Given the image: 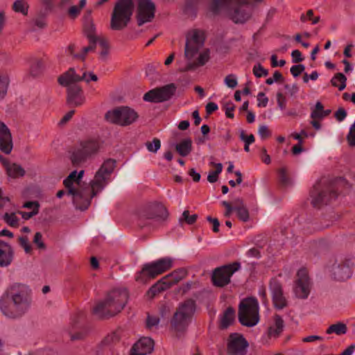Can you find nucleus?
Masks as SVG:
<instances>
[{"mask_svg": "<svg viewBox=\"0 0 355 355\" xmlns=\"http://www.w3.org/2000/svg\"><path fill=\"white\" fill-rule=\"evenodd\" d=\"M330 110H324L322 104L320 102H317L315 108L312 110L311 113V119H323L325 116H328Z\"/></svg>", "mask_w": 355, "mask_h": 355, "instance_id": "obj_33", "label": "nucleus"}, {"mask_svg": "<svg viewBox=\"0 0 355 355\" xmlns=\"http://www.w3.org/2000/svg\"><path fill=\"white\" fill-rule=\"evenodd\" d=\"M161 146L160 141L158 139H154L152 142L146 144L147 149L150 152H157Z\"/></svg>", "mask_w": 355, "mask_h": 355, "instance_id": "obj_45", "label": "nucleus"}, {"mask_svg": "<svg viewBox=\"0 0 355 355\" xmlns=\"http://www.w3.org/2000/svg\"><path fill=\"white\" fill-rule=\"evenodd\" d=\"M326 180L323 179L317 182L311 191V203L314 207H320L322 203H327L336 197L331 193V188L326 185Z\"/></svg>", "mask_w": 355, "mask_h": 355, "instance_id": "obj_12", "label": "nucleus"}, {"mask_svg": "<svg viewBox=\"0 0 355 355\" xmlns=\"http://www.w3.org/2000/svg\"><path fill=\"white\" fill-rule=\"evenodd\" d=\"M99 144L96 140H85L80 143L79 147L73 153L71 159L73 165L77 166L85 162L89 157L96 153Z\"/></svg>", "mask_w": 355, "mask_h": 355, "instance_id": "obj_10", "label": "nucleus"}, {"mask_svg": "<svg viewBox=\"0 0 355 355\" xmlns=\"http://www.w3.org/2000/svg\"><path fill=\"white\" fill-rule=\"evenodd\" d=\"M300 19L303 22L311 21L312 24H316L320 21V17L317 16L313 17V10H309L306 15H302Z\"/></svg>", "mask_w": 355, "mask_h": 355, "instance_id": "obj_42", "label": "nucleus"}, {"mask_svg": "<svg viewBox=\"0 0 355 355\" xmlns=\"http://www.w3.org/2000/svg\"><path fill=\"white\" fill-rule=\"evenodd\" d=\"M284 329V320L279 315L274 317L273 324H271L268 329L270 336H278Z\"/></svg>", "mask_w": 355, "mask_h": 355, "instance_id": "obj_31", "label": "nucleus"}, {"mask_svg": "<svg viewBox=\"0 0 355 355\" xmlns=\"http://www.w3.org/2000/svg\"><path fill=\"white\" fill-rule=\"evenodd\" d=\"M137 118V113L129 107H117L105 114V119L107 121L121 126L132 124Z\"/></svg>", "mask_w": 355, "mask_h": 355, "instance_id": "obj_9", "label": "nucleus"}, {"mask_svg": "<svg viewBox=\"0 0 355 355\" xmlns=\"http://www.w3.org/2000/svg\"><path fill=\"white\" fill-rule=\"evenodd\" d=\"M346 80L345 76L338 73L332 78L331 82L333 86L338 87L340 91H342L346 87Z\"/></svg>", "mask_w": 355, "mask_h": 355, "instance_id": "obj_36", "label": "nucleus"}, {"mask_svg": "<svg viewBox=\"0 0 355 355\" xmlns=\"http://www.w3.org/2000/svg\"><path fill=\"white\" fill-rule=\"evenodd\" d=\"M222 205L224 206L226 209L224 216L225 217H230V215L232 214V211L234 210V207H233L230 205V203H229L228 202H226V201H223Z\"/></svg>", "mask_w": 355, "mask_h": 355, "instance_id": "obj_63", "label": "nucleus"}, {"mask_svg": "<svg viewBox=\"0 0 355 355\" xmlns=\"http://www.w3.org/2000/svg\"><path fill=\"white\" fill-rule=\"evenodd\" d=\"M89 33L88 37L92 44L89 45L88 46L83 47L79 53H74V46L71 45L68 47V53L71 55H73L74 58L84 60L86 55L89 52L94 49V44L97 42V37L94 34V27L92 24L89 25Z\"/></svg>", "mask_w": 355, "mask_h": 355, "instance_id": "obj_19", "label": "nucleus"}, {"mask_svg": "<svg viewBox=\"0 0 355 355\" xmlns=\"http://www.w3.org/2000/svg\"><path fill=\"white\" fill-rule=\"evenodd\" d=\"M80 78L78 74L76 73L74 69L70 68L59 77L58 82L62 86H69L71 84L79 82Z\"/></svg>", "mask_w": 355, "mask_h": 355, "instance_id": "obj_27", "label": "nucleus"}, {"mask_svg": "<svg viewBox=\"0 0 355 355\" xmlns=\"http://www.w3.org/2000/svg\"><path fill=\"white\" fill-rule=\"evenodd\" d=\"M168 216L167 209L163 206H150L139 213L141 218H157L158 220H164Z\"/></svg>", "mask_w": 355, "mask_h": 355, "instance_id": "obj_22", "label": "nucleus"}, {"mask_svg": "<svg viewBox=\"0 0 355 355\" xmlns=\"http://www.w3.org/2000/svg\"><path fill=\"white\" fill-rule=\"evenodd\" d=\"M207 219L209 222H210L213 225V227H212L213 232H218L219 231V226H220L219 220L217 218H213L211 216H208L207 218Z\"/></svg>", "mask_w": 355, "mask_h": 355, "instance_id": "obj_62", "label": "nucleus"}, {"mask_svg": "<svg viewBox=\"0 0 355 355\" xmlns=\"http://www.w3.org/2000/svg\"><path fill=\"white\" fill-rule=\"evenodd\" d=\"M6 170L7 175L11 178H19L25 175V170L15 163L8 164Z\"/></svg>", "mask_w": 355, "mask_h": 355, "instance_id": "obj_30", "label": "nucleus"}, {"mask_svg": "<svg viewBox=\"0 0 355 355\" xmlns=\"http://www.w3.org/2000/svg\"><path fill=\"white\" fill-rule=\"evenodd\" d=\"M235 320V311L231 308L228 307L220 315V327L222 329H226L230 326Z\"/></svg>", "mask_w": 355, "mask_h": 355, "instance_id": "obj_28", "label": "nucleus"}, {"mask_svg": "<svg viewBox=\"0 0 355 355\" xmlns=\"http://www.w3.org/2000/svg\"><path fill=\"white\" fill-rule=\"evenodd\" d=\"M225 84L230 88H234L237 86V78L234 74H229L224 79Z\"/></svg>", "mask_w": 355, "mask_h": 355, "instance_id": "obj_43", "label": "nucleus"}, {"mask_svg": "<svg viewBox=\"0 0 355 355\" xmlns=\"http://www.w3.org/2000/svg\"><path fill=\"white\" fill-rule=\"evenodd\" d=\"M279 180L285 186L289 185L291 184L290 178L288 177L285 168H281L279 171Z\"/></svg>", "mask_w": 355, "mask_h": 355, "instance_id": "obj_55", "label": "nucleus"}, {"mask_svg": "<svg viewBox=\"0 0 355 355\" xmlns=\"http://www.w3.org/2000/svg\"><path fill=\"white\" fill-rule=\"evenodd\" d=\"M78 76L80 78V80H84L86 83H89L90 80L97 81L98 77L93 73H87L85 71L83 72L82 74H78Z\"/></svg>", "mask_w": 355, "mask_h": 355, "instance_id": "obj_47", "label": "nucleus"}, {"mask_svg": "<svg viewBox=\"0 0 355 355\" xmlns=\"http://www.w3.org/2000/svg\"><path fill=\"white\" fill-rule=\"evenodd\" d=\"M234 105L231 103L226 105L225 107V115L227 117L233 119L234 118Z\"/></svg>", "mask_w": 355, "mask_h": 355, "instance_id": "obj_64", "label": "nucleus"}, {"mask_svg": "<svg viewBox=\"0 0 355 355\" xmlns=\"http://www.w3.org/2000/svg\"><path fill=\"white\" fill-rule=\"evenodd\" d=\"M173 259L169 257H164L145 264L139 273L137 275V281L146 282L147 280L154 279L166 270L171 268Z\"/></svg>", "mask_w": 355, "mask_h": 355, "instance_id": "obj_7", "label": "nucleus"}, {"mask_svg": "<svg viewBox=\"0 0 355 355\" xmlns=\"http://www.w3.org/2000/svg\"><path fill=\"white\" fill-rule=\"evenodd\" d=\"M159 322V319L157 316L155 315H148L147 320H146V326L148 329H151L154 327H156L158 325Z\"/></svg>", "mask_w": 355, "mask_h": 355, "instance_id": "obj_48", "label": "nucleus"}, {"mask_svg": "<svg viewBox=\"0 0 355 355\" xmlns=\"http://www.w3.org/2000/svg\"><path fill=\"white\" fill-rule=\"evenodd\" d=\"M311 284L305 268H301L297 271L293 291L297 297L306 299L311 292Z\"/></svg>", "mask_w": 355, "mask_h": 355, "instance_id": "obj_15", "label": "nucleus"}, {"mask_svg": "<svg viewBox=\"0 0 355 355\" xmlns=\"http://www.w3.org/2000/svg\"><path fill=\"white\" fill-rule=\"evenodd\" d=\"M19 245L24 249L26 253H30L31 252V245L28 242V239L26 236H22L19 238Z\"/></svg>", "mask_w": 355, "mask_h": 355, "instance_id": "obj_51", "label": "nucleus"}, {"mask_svg": "<svg viewBox=\"0 0 355 355\" xmlns=\"http://www.w3.org/2000/svg\"><path fill=\"white\" fill-rule=\"evenodd\" d=\"M176 86L173 83L157 87L146 93L143 97L146 102L162 103L168 101L175 94Z\"/></svg>", "mask_w": 355, "mask_h": 355, "instance_id": "obj_13", "label": "nucleus"}, {"mask_svg": "<svg viewBox=\"0 0 355 355\" xmlns=\"http://www.w3.org/2000/svg\"><path fill=\"white\" fill-rule=\"evenodd\" d=\"M347 325L343 322H337L333 324L329 327L327 329L326 333L327 334H335L338 336L343 335L347 333Z\"/></svg>", "mask_w": 355, "mask_h": 355, "instance_id": "obj_34", "label": "nucleus"}, {"mask_svg": "<svg viewBox=\"0 0 355 355\" xmlns=\"http://www.w3.org/2000/svg\"><path fill=\"white\" fill-rule=\"evenodd\" d=\"M211 164L215 167V170L209 171L207 176V180L210 183H214L218 180V176L222 172L223 166L220 163H211Z\"/></svg>", "mask_w": 355, "mask_h": 355, "instance_id": "obj_38", "label": "nucleus"}, {"mask_svg": "<svg viewBox=\"0 0 355 355\" xmlns=\"http://www.w3.org/2000/svg\"><path fill=\"white\" fill-rule=\"evenodd\" d=\"M8 85V79L3 76L0 78V97L3 96L6 92Z\"/></svg>", "mask_w": 355, "mask_h": 355, "instance_id": "obj_54", "label": "nucleus"}, {"mask_svg": "<svg viewBox=\"0 0 355 355\" xmlns=\"http://www.w3.org/2000/svg\"><path fill=\"white\" fill-rule=\"evenodd\" d=\"M12 9L16 12H20L24 15H27L28 11V4L24 0H17L13 3Z\"/></svg>", "mask_w": 355, "mask_h": 355, "instance_id": "obj_37", "label": "nucleus"}, {"mask_svg": "<svg viewBox=\"0 0 355 355\" xmlns=\"http://www.w3.org/2000/svg\"><path fill=\"white\" fill-rule=\"evenodd\" d=\"M184 276L182 271H174L166 275L148 291L146 295L148 298H153L158 293L169 288L172 285L180 281Z\"/></svg>", "mask_w": 355, "mask_h": 355, "instance_id": "obj_11", "label": "nucleus"}, {"mask_svg": "<svg viewBox=\"0 0 355 355\" xmlns=\"http://www.w3.org/2000/svg\"><path fill=\"white\" fill-rule=\"evenodd\" d=\"M257 106L265 107L267 106L268 103V98L263 92H259L257 95Z\"/></svg>", "mask_w": 355, "mask_h": 355, "instance_id": "obj_52", "label": "nucleus"}, {"mask_svg": "<svg viewBox=\"0 0 355 355\" xmlns=\"http://www.w3.org/2000/svg\"><path fill=\"white\" fill-rule=\"evenodd\" d=\"M42 236L40 232L35 233L34 236L33 242L37 245V247L40 249L44 248V244L42 242Z\"/></svg>", "mask_w": 355, "mask_h": 355, "instance_id": "obj_59", "label": "nucleus"}, {"mask_svg": "<svg viewBox=\"0 0 355 355\" xmlns=\"http://www.w3.org/2000/svg\"><path fill=\"white\" fill-rule=\"evenodd\" d=\"M32 304V291L24 284L13 283L0 299V309L7 318L17 319L27 313Z\"/></svg>", "mask_w": 355, "mask_h": 355, "instance_id": "obj_2", "label": "nucleus"}, {"mask_svg": "<svg viewBox=\"0 0 355 355\" xmlns=\"http://www.w3.org/2000/svg\"><path fill=\"white\" fill-rule=\"evenodd\" d=\"M347 116V112L344 108H339L335 113V117L339 122L343 121Z\"/></svg>", "mask_w": 355, "mask_h": 355, "instance_id": "obj_60", "label": "nucleus"}, {"mask_svg": "<svg viewBox=\"0 0 355 355\" xmlns=\"http://www.w3.org/2000/svg\"><path fill=\"white\" fill-rule=\"evenodd\" d=\"M154 347L153 340L148 337L140 338L132 347L130 355H146L151 353Z\"/></svg>", "mask_w": 355, "mask_h": 355, "instance_id": "obj_20", "label": "nucleus"}, {"mask_svg": "<svg viewBox=\"0 0 355 355\" xmlns=\"http://www.w3.org/2000/svg\"><path fill=\"white\" fill-rule=\"evenodd\" d=\"M86 0H80L78 6H72L69 8L68 14L71 19L76 18L81 10L85 6Z\"/></svg>", "mask_w": 355, "mask_h": 355, "instance_id": "obj_40", "label": "nucleus"}, {"mask_svg": "<svg viewBox=\"0 0 355 355\" xmlns=\"http://www.w3.org/2000/svg\"><path fill=\"white\" fill-rule=\"evenodd\" d=\"M192 141L191 139L181 141L175 146L177 152L182 157L188 155L191 151Z\"/></svg>", "mask_w": 355, "mask_h": 355, "instance_id": "obj_32", "label": "nucleus"}, {"mask_svg": "<svg viewBox=\"0 0 355 355\" xmlns=\"http://www.w3.org/2000/svg\"><path fill=\"white\" fill-rule=\"evenodd\" d=\"M205 34L199 30H193L187 35L184 49L185 58L192 61L187 64L184 71L193 70L204 66L210 59V51L204 48Z\"/></svg>", "mask_w": 355, "mask_h": 355, "instance_id": "obj_3", "label": "nucleus"}, {"mask_svg": "<svg viewBox=\"0 0 355 355\" xmlns=\"http://www.w3.org/2000/svg\"><path fill=\"white\" fill-rule=\"evenodd\" d=\"M234 211L236 212L238 218L246 222L249 220L250 216L248 209L244 206L243 200L238 198L234 201Z\"/></svg>", "mask_w": 355, "mask_h": 355, "instance_id": "obj_29", "label": "nucleus"}, {"mask_svg": "<svg viewBox=\"0 0 355 355\" xmlns=\"http://www.w3.org/2000/svg\"><path fill=\"white\" fill-rule=\"evenodd\" d=\"M258 133L262 139H266L271 135L270 130L268 126L265 125H261L259 126L258 129Z\"/></svg>", "mask_w": 355, "mask_h": 355, "instance_id": "obj_50", "label": "nucleus"}, {"mask_svg": "<svg viewBox=\"0 0 355 355\" xmlns=\"http://www.w3.org/2000/svg\"><path fill=\"white\" fill-rule=\"evenodd\" d=\"M197 215L193 214L190 215L189 211L187 210H185L182 214V218L188 223V224H193L196 222L197 219Z\"/></svg>", "mask_w": 355, "mask_h": 355, "instance_id": "obj_56", "label": "nucleus"}, {"mask_svg": "<svg viewBox=\"0 0 355 355\" xmlns=\"http://www.w3.org/2000/svg\"><path fill=\"white\" fill-rule=\"evenodd\" d=\"M240 268L239 263L225 265L214 270L212 275L214 285L218 287H223L230 282L232 275Z\"/></svg>", "mask_w": 355, "mask_h": 355, "instance_id": "obj_14", "label": "nucleus"}, {"mask_svg": "<svg viewBox=\"0 0 355 355\" xmlns=\"http://www.w3.org/2000/svg\"><path fill=\"white\" fill-rule=\"evenodd\" d=\"M305 69V67L303 64H296L293 65L291 68V73L294 77L298 76L302 72H303Z\"/></svg>", "mask_w": 355, "mask_h": 355, "instance_id": "obj_57", "label": "nucleus"}, {"mask_svg": "<svg viewBox=\"0 0 355 355\" xmlns=\"http://www.w3.org/2000/svg\"><path fill=\"white\" fill-rule=\"evenodd\" d=\"M352 276L351 268L347 265H334L331 270V277L336 281H345Z\"/></svg>", "mask_w": 355, "mask_h": 355, "instance_id": "obj_24", "label": "nucleus"}, {"mask_svg": "<svg viewBox=\"0 0 355 355\" xmlns=\"http://www.w3.org/2000/svg\"><path fill=\"white\" fill-rule=\"evenodd\" d=\"M291 56L293 62H302L304 59L302 56V53L299 50H294L291 53Z\"/></svg>", "mask_w": 355, "mask_h": 355, "instance_id": "obj_61", "label": "nucleus"}, {"mask_svg": "<svg viewBox=\"0 0 355 355\" xmlns=\"http://www.w3.org/2000/svg\"><path fill=\"white\" fill-rule=\"evenodd\" d=\"M97 42H98V44L101 48V52H100V58L101 60H105L107 59L109 51H110V45L108 42L103 38H97Z\"/></svg>", "mask_w": 355, "mask_h": 355, "instance_id": "obj_39", "label": "nucleus"}, {"mask_svg": "<svg viewBox=\"0 0 355 355\" xmlns=\"http://www.w3.org/2000/svg\"><path fill=\"white\" fill-rule=\"evenodd\" d=\"M155 16V5L149 0H139L138 5V24L139 26L151 21Z\"/></svg>", "mask_w": 355, "mask_h": 355, "instance_id": "obj_17", "label": "nucleus"}, {"mask_svg": "<svg viewBox=\"0 0 355 355\" xmlns=\"http://www.w3.org/2000/svg\"><path fill=\"white\" fill-rule=\"evenodd\" d=\"M195 311V303L187 300L180 305L171 320V326L175 332L183 331L190 322Z\"/></svg>", "mask_w": 355, "mask_h": 355, "instance_id": "obj_8", "label": "nucleus"}, {"mask_svg": "<svg viewBox=\"0 0 355 355\" xmlns=\"http://www.w3.org/2000/svg\"><path fill=\"white\" fill-rule=\"evenodd\" d=\"M276 97H277V103L279 108L281 110H284L286 107V104H287V100H286V97L281 92H278L277 94Z\"/></svg>", "mask_w": 355, "mask_h": 355, "instance_id": "obj_46", "label": "nucleus"}, {"mask_svg": "<svg viewBox=\"0 0 355 355\" xmlns=\"http://www.w3.org/2000/svg\"><path fill=\"white\" fill-rule=\"evenodd\" d=\"M252 71L254 75L257 78L266 76L268 75V70L265 69L260 64H255Z\"/></svg>", "mask_w": 355, "mask_h": 355, "instance_id": "obj_44", "label": "nucleus"}, {"mask_svg": "<svg viewBox=\"0 0 355 355\" xmlns=\"http://www.w3.org/2000/svg\"><path fill=\"white\" fill-rule=\"evenodd\" d=\"M13 252L11 247L5 242L0 241V266H7L12 260Z\"/></svg>", "mask_w": 355, "mask_h": 355, "instance_id": "obj_26", "label": "nucleus"}, {"mask_svg": "<svg viewBox=\"0 0 355 355\" xmlns=\"http://www.w3.org/2000/svg\"><path fill=\"white\" fill-rule=\"evenodd\" d=\"M240 139L244 141L245 144H252L254 142V137L252 134L246 135L244 130L240 132Z\"/></svg>", "mask_w": 355, "mask_h": 355, "instance_id": "obj_53", "label": "nucleus"}, {"mask_svg": "<svg viewBox=\"0 0 355 355\" xmlns=\"http://www.w3.org/2000/svg\"><path fill=\"white\" fill-rule=\"evenodd\" d=\"M115 167V162L109 159L105 160L95 173L94 179L86 186L83 182L84 170L78 173L73 171L64 180L63 184L67 194L71 196L76 207L80 210L87 209L93 197L101 192L110 181V175Z\"/></svg>", "mask_w": 355, "mask_h": 355, "instance_id": "obj_1", "label": "nucleus"}, {"mask_svg": "<svg viewBox=\"0 0 355 355\" xmlns=\"http://www.w3.org/2000/svg\"><path fill=\"white\" fill-rule=\"evenodd\" d=\"M230 15L235 23H243L249 19L250 14L247 5L239 3L230 12Z\"/></svg>", "mask_w": 355, "mask_h": 355, "instance_id": "obj_23", "label": "nucleus"}, {"mask_svg": "<svg viewBox=\"0 0 355 355\" xmlns=\"http://www.w3.org/2000/svg\"><path fill=\"white\" fill-rule=\"evenodd\" d=\"M283 79V76L282 75V73L277 71H276L274 73H273V76L272 77H270V78H268L266 80V84L268 85H272L275 82H278L281 80Z\"/></svg>", "mask_w": 355, "mask_h": 355, "instance_id": "obj_58", "label": "nucleus"}, {"mask_svg": "<svg viewBox=\"0 0 355 355\" xmlns=\"http://www.w3.org/2000/svg\"><path fill=\"white\" fill-rule=\"evenodd\" d=\"M239 320L247 327L256 325L259 320V304L253 297L243 300L239 305Z\"/></svg>", "mask_w": 355, "mask_h": 355, "instance_id": "obj_6", "label": "nucleus"}, {"mask_svg": "<svg viewBox=\"0 0 355 355\" xmlns=\"http://www.w3.org/2000/svg\"><path fill=\"white\" fill-rule=\"evenodd\" d=\"M44 68V63L41 59H33L30 65V73L35 77L39 76Z\"/></svg>", "mask_w": 355, "mask_h": 355, "instance_id": "obj_35", "label": "nucleus"}, {"mask_svg": "<svg viewBox=\"0 0 355 355\" xmlns=\"http://www.w3.org/2000/svg\"><path fill=\"white\" fill-rule=\"evenodd\" d=\"M68 102L71 105L79 106L84 103L85 96L81 89L76 86H70L68 88Z\"/></svg>", "mask_w": 355, "mask_h": 355, "instance_id": "obj_25", "label": "nucleus"}, {"mask_svg": "<svg viewBox=\"0 0 355 355\" xmlns=\"http://www.w3.org/2000/svg\"><path fill=\"white\" fill-rule=\"evenodd\" d=\"M270 290L275 307L277 309L284 308L287 305V300L280 283L276 279H272L270 282Z\"/></svg>", "mask_w": 355, "mask_h": 355, "instance_id": "obj_18", "label": "nucleus"}, {"mask_svg": "<svg viewBox=\"0 0 355 355\" xmlns=\"http://www.w3.org/2000/svg\"><path fill=\"white\" fill-rule=\"evenodd\" d=\"M229 0H212L211 8L214 11L226 7L228 5Z\"/></svg>", "mask_w": 355, "mask_h": 355, "instance_id": "obj_49", "label": "nucleus"}, {"mask_svg": "<svg viewBox=\"0 0 355 355\" xmlns=\"http://www.w3.org/2000/svg\"><path fill=\"white\" fill-rule=\"evenodd\" d=\"M248 343L239 334H232L227 340V353L228 355H245Z\"/></svg>", "mask_w": 355, "mask_h": 355, "instance_id": "obj_16", "label": "nucleus"}, {"mask_svg": "<svg viewBox=\"0 0 355 355\" xmlns=\"http://www.w3.org/2000/svg\"><path fill=\"white\" fill-rule=\"evenodd\" d=\"M125 289H114L109 292L103 301L94 307V312L100 317H111L120 313L128 302Z\"/></svg>", "mask_w": 355, "mask_h": 355, "instance_id": "obj_4", "label": "nucleus"}, {"mask_svg": "<svg viewBox=\"0 0 355 355\" xmlns=\"http://www.w3.org/2000/svg\"><path fill=\"white\" fill-rule=\"evenodd\" d=\"M5 222L11 227H17L19 225V218L15 213H6L3 216Z\"/></svg>", "mask_w": 355, "mask_h": 355, "instance_id": "obj_41", "label": "nucleus"}, {"mask_svg": "<svg viewBox=\"0 0 355 355\" xmlns=\"http://www.w3.org/2000/svg\"><path fill=\"white\" fill-rule=\"evenodd\" d=\"M133 10L132 0L117 1L111 15L110 28L114 31L124 29L130 21Z\"/></svg>", "mask_w": 355, "mask_h": 355, "instance_id": "obj_5", "label": "nucleus"}, {"mask_svg": "<svg viewBox=\"0 0 355 355\" xmlns=\"http://www.w3.org/2000/svg\"><path fill=\"white\" fill-rule=\"evenodd\" d=\"M12 139L10 130L5 123L0 121V150L5 154H10L12 150Z\"/></svg>", "mask_w": 355, "mask_h": 355, "instance_id": "obj_21", "label": "nucleus"}]
</instances>
